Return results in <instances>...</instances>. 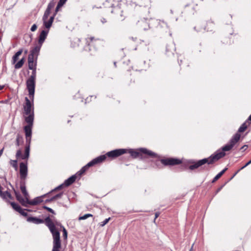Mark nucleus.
Wrapping results in <instances>:
<instances>
[{"instance_id": "nucleus-1", "label": "nucleus", "mask_w": 251, "mask_h": 251, "mask_svg": "<svg viewBox=\"0 0 251 251\" xmlns=\"http://www.w3.org/2000/svg\"><path fill=\"white\" fill-rule=\"evenodd\" d=\"M240 136V134L239 133H236L230 139L229 143L222 148V151L218 150L209 157L203 158L195 162L193 165L189 166V169L193 170L202 166L206 163L208 165L213 164L214 162L225 156L226 153L225 151H230L239 140Z\"/></svg>"}, {"instance_id": "nucleus-2", "label": "nucleus", "mask_w": 251, "mask_h": 251, "mask_svg": "<svg viewBox=\"0 0 251 251\" xmlns=\"http://www.w3.org/2000/svg\"><path fill=\"white\" fill-rule=\"evenodd\" d=\"M45 222L52 234L53 241L52 251H60L61 241L59 232L56 229L54 223L50 217H47Z\"/></svg>"}, {"instance_id": "nucleus-3", "label": "nucleus", "mask_w": 251, "mask_h": 251, "mask_svg": "<svg viewBox=\"0 0 251 251\" xmlns=\"http://www.w3.org/2000/svg\"><path fill=\"white\" fill-rule=\"evenodd\" d=\"M34 99H28L27 97L25 98V103L23 105L24 114L25 117L32 118V120H34Z\"/></svg>"}, {"instance_id": "nucleus-4", "label": "nucleus", "mask_w": 251, "mask_h": 251, "mask_svg": "<svg viewBox=\"0 0 251 251\" xmlns=\"http://www.w3.org/2000/svg\"><path fill=\"white\" fill-rule=\"evenodd\" d=\"M129 152L130 155L133 158L141 157L142 156L141 153L147 154L152 157H155L157 156L156 153L145 148H141L139 151L130 150Z\"/></svg>"}, {"instance_id": "nucleus-5", "label": "nucleus", "mask_w": 251, "mask_h": 251, "mask_svg": "<svg viewBox=\"0 0 251 251\" xmlns=\"http://www.w3.org/2000/svg\"><path fill=\"white\" fill-rule=\"evenodd\" d=\"M106 155H102L94 159L93 160L89 162L86 165L84 166L79 172H77V174H78L79 176L81 175L86 171V170L89 167L92 166L97 163L102 162L106 159Z\"/></svg>"}, {"instance_id": "nucleus-6", "label": "nucleus", "mask_w": 251, "mask_h": 251, "mask_svg": "<svg viewBox=\"0 0 251 251\" xmlns=\"http://www.w3.org/2000/svg\"><path fill=\"white\" fill-rule=\"evenodd\" d=\"M35 80L36 79L28 78L26 80V88L28 90L29 97L30 99H34L35 88Z\"/></svg>"}, {"instance_id": "nucleus-7", "label": "nucleus", "mask_w": 251, "mask_h": 251, "mask_svg": "<svg viewBox=\"0 0 251 251\" xmlns=\"http://www.w3.org/2000/svg\"><path fill=\"white\" fill-rule=\"evenodd\" d=\"M33 121L32 118L25 117V121L27 124V125L24 127V130L25 134V138L28 139V137H31L32 134V127L33 126Z\"/></svg>"}, {"instance_id": "nucleus-8", "label": "nucleus", "mask_w": 251, "mask_h": 251, "mask_svg": "<svg viewBox=\"0 0 251 251\" xmlns=\"http://www.w3.org/2000/svg\"><path fill=\"white\" fill-rule=\"evenodd\" d=\"M161 163L164 165H175L179 164L181 161L178 159L169 158L161 160Z\"/></svg>"}, {"instance_id": "nucleus-9", "label": "nucleus", "mask_w": 251, "mask_h": 251, "mask_svg": "<svg viewBox=\"0 0 251 251\" xmlns=\"http://www.w3.org/2000/svg\"><path fill=\"white\" fill-rule=\"evenodd\" d=\"M126 152V150L124 149L115 150L108 152L106 155L110 158H115L118 157Z\"/></svg>"}, {"instance_id": "nucleus-10", "label": "nucleus", "mask_w": 251, "mask_h": 251, "mask_svg": "<svg viewBox=\"0 0 251 251\" xmlns=\"http://www.w3.org/2000/svg\"><path fill=\"white\" fill-rule=\"evenodd\" d=\"M20 173L21 179H25L27 174V167L23 162L21 163L20 164Z\"/></svg>"}, {"instance_id": "nucleus-11", "label": "nucleus", "mask_w": 251, "mask_h": 251, "mask_svg": "<svg viewBox=\"0 0 251 251\" xmlns=\"http://www.w3.org/2000/svg\"><path fill=\"white\" fill-rule=\"evenodd\" d=\"M29 150L30 147L29 145H26L25 147V152L24 155H22V152L21 150L17 151L16 154V158L18 159V158L21 157L22 159H25L26 158H28L29 156Z\"/></svg>"}, {"instance_id": "nucleus-12", "label": "nucleus", "mask_w": 251, "mask_h": 251, "mask_svg": "<svg viewBox=\"0 0 251 251\" xmlns=\"http://www.w3.org/2000/svg\"><path fill=\"white\" fill-rule=\"evenodd\" d=\"M42 46L40 45H36L31 51L29 55H31L32 58H34L35 60H37L38 55L40 50Z\"/></svg>"}, {"instance_id": "nucleus-13", "label": "nucleus", "mask_w": 251, "mask_h": 251, "mask_svg": "<svg viewBox=\"0 0 251 251\" xmlns=\"http://www.w3.org/2000/svg\"><path fill=\"white\" fill-rule=\"evenodd\" d=\"M15 195L17 200L23 205L25 206H26L27 204H29V198H28V200L26 199H24L21 195L17 192L15 191Z\"/></svg>"}, {"instance_id": "nucleus-14", "label": "nucleus", "mask_w": 251, "mask_h": 251, "mask_svg": "<svg viewBox=\"0 0 251 251\" xmlns=\"http://www.w3.org/2000/svg\"><path fill=\"white\" fill-rule=\"evenodd\" d=\"M48 33V30H43L41 31L38 40V44L42 46L43 43L45 41L46 38H47V35Z\"/></svg>"}, {"instance_id": "nucleus-15", "label": "nucleus", "mask_w": 251, "mask_h": 251, "mask_svg": "<svg viewBox=\"0 0 251 251\" xmlns=\"http://www.w3.org/2000/svg\"><path fill=\"white\" fill-rule=\"evenodd\" d=\"M37 60H35L34 58H32L31 55H28V64L29 69H34L36 68L37 64Z\"/></svg>"}, {"instance_id": "nucleus-16", "label": "nucleus", "mask_w": 251, "mask_h": 251, "mask_svg": "<svg viewBox=\"0 0 251 251\" xmlns=\"http://www.w3.org/2000/svg\"><path fill=\"white\" fill-rule=\"evenodd\" d=\"M139 26L143 30H147L150 28L149 23L147 20H142L138 22Z\"/></svg>"}, {"instance_id": "nucleus-17", "label": "nucleus", "mask_w": 251, "mask_h": 251, "mask_svg": "<svg viewBox=\"0 0 251 251\" xmlns=\"http://www.w3.org/2000/svg\"><path fill=\"white\" fill-rule=\"evenodd\" d=\"M27 221L28 222L33 223L35 224H39L44 222V221L42 219L33 217H28L27 219Z\"/></svg>"}, {"instance_id": "nucleus-18", "label": "nucleus", "mask_w": 251, "mask_h": 251, "mask_svg": "<svg viewBox=\"0 0 251 251\" xmlns=\"http://www.w3.org/2000/svg\"><path fill=\"white\" fill-rule=\"evenodd\" d=\"M76 176L73 175L72 176L70 177L69 178L66 179L64 182V184L65 186H68L71 185L76 179Z\"/></svg>"}, {"instance_id": "nucleus-19", "label": "nucleus", "mask_w": 251, "mask_h": 251, "mask_svg": "<svg viewBox=\"0 0 251 251\" xmlns=\"http://www.w3.org/2000/svg\"><path fill=\"white\" fill-rule=\"evenodd\" d=\"M53 19L54 17L51 16L50 17L49 20H43L44 25L47 28H49L51 26Z\"/></svg>"}, {"instance_id": "nucleus-20", "label": "nucleus", "mask_w": 251, "mask_h": 251, "mask_svg": "<svg viewBox=\"0 0 251 251\" xmlns=\"http://www.w3.org/2000/svg\"><path fill=\"white\" fill-rule=\"evenodd\" d=\"M23 52V49L19 50L12 57V63L13 64H15L16 62L18 60L19 57Z\"/></svg>"}, {"instance_id": "nucleus-21", "label": "nucleus", "mask_w": 251, "mask_h": 251, "mask_svg": "<svg viewBox=\"0 0 251 251\" xmlns=\"http://www.w3.org/2000/svg\"><path fill=\"white\" fill-rule=\"evenodd\" d=\"M20 188L22 193L23 194L25 197V198L28 200V198H29V195L26 190V187L25 184H21Z\"/></svg>"}, {"instance_id": "nucleus-22", "label": "nucleus", "mask_w": 251, "mask_h": 251, "mask_svg": "<svg viewBox=\"0 0 251 251\" xmlns=\"http://www.w3.org/2000/svg\"><path fill=\"white\" fill-rule=\"evenodd\" d=\"M0 197L3 199H11V195L8 191H0Z\"/></svg>"}, {"instance_id": "nucleus-23", "label": "nucleus", "mask_w": 251, "mask_h": 251, "mask_svg": "<svg viewBox=\"0 0 251 251\" xmlns=\"http://www.w3.org/2000/svg\"><path fill=\"white\" fill-rule=\"evenodd\" d=\"M42 197H37L35 198L33 201H29V204L31 205H36L42 201Z\"/></svg>"}, {"instance_id": "nucleus-24", "label": "nucleus", "mask_w": 251, "mask_h": 251, "mask_svg": "<svg viewBox=\"0 0 251 251\" xmlns=\"http://www.w3.org/2000/svg\"><path fill=\"white\" fill-rule=\"evenodd\" d=\"M63 195V193L61 192V193H60L56 195H55L54 196L52 197V198H51L50 199H48L46 201V202H50L51 201H55L58 199H59V198H61L62 196Z\"/></svg>"}, {"instance_id": "nucleus-25", "label": "nucleus", "mask_w": 251, "mask_h": 251, "mask_svg": "<svg viewBox=\"0 0 251 251\" xmlns=\"http://www.w3.org/2000/svg\"><path fill=\"white\" fill-rule=\"evenodd\" d=\"M25 62V58H22L19 61H18L15 65V68L16 69H18L21 68Z\"/></svg>"}, {"instance_id": "nucleus-26", "label": "nucleus", "mask_w": 251, "mask_h": 251, "mask_svg": "<svg viewBox=\"0 0 251 251\" xmlns=\"http://www.w3.org/2000/svg\"><path fill=\"white\" fill-rule=\"evenodd\" d=\"M227 170V168H225L223 170L220 172L219 174H218L213 178L212 182H215L217 181L218 179H219L221 176L224 174L226 171Z\"/></svg>"}, {"instance_id": "nucleus-27", "label": "nucleus", "mask_w": 251, "mask_h": 251, "mask_svg": "<svg viewBox=\"0 0 251 251\" xmlns=\"http://www.w3.org/2000/svg\"><path fill=\"white\" fill-rule=\"evenodd\" d=\"M11 205L12 207H13V208L16 211H17L19 212L20 211H21L22 208L18 204H17L14 202H11Z\"/></svg>"}, {"instance_id": "nucleus-28", "label": "nucleus", "mask_w": 251, "mask_h": 251, "mask_svg": "<svg viewBox=\"0 0 251 251\" xmlns=\"http://www.w3.org/2000/svg\"><path fill=\"white\" fill-rule=\"evenodd\" d=\"M50 10L49 9H46L45 11L44 16L43 17V20H47L49 17V15L50 14Z\"/></svg>"}, {"instance_id": "nucleus-29", "label": "nucleus", "mask_w": 251, "mask_h": 251, "mask_svg": "<svg viewBox=\"0 0 251 251\" xmlns=\"http://www.w3.org/2000/svg\"><path fill=\"white\" fill-rule=\"evenodd\" d=\"M55 3H56V2L55 1H54L53 0H52L49 3L47 9L50 10L52 8H53L54 7V6L55 5Z\"/></svg>"}, {"instance_id": "nucleus-30", "label": "nucleus", "mask_w": 251, "mask_h": 251, "mask_svg": "<svg viewBox=\"0 0 251 251\" xmlns=\"http://www.w3.org/2000/svg\"><path fill=\"white\" fill-rule=\"evenodd\" d=\"M247 128V126L245 123L243 124L238 129V132H244Z\"/></svg>"}, {"instance_id": "nucleus-31", "label": "nucleus", "mask_w": 251, "mask_h": 251, "mask_svg": "<svg viewBox=\"0 0 251 251\" xmlns=\"http://www.w3.org/2000/svg\"><path fill=\"white\" fill-rule=\"evenodd\" d=\"M92 216H93V215L91 214H86L82 216H80L78 218V220H85V219H87L88 218L91 217Z\"/></svg>"}, {"instance_id": "nucleus-32", "label": "nucleus", "mask_w": 251, "mask_h": 251, "mask_svg": "<svg viewBox=\"0 0 251 251\" xmlns=\"http://www.w3.org/2000/svg\"><path fill=\"white\" fill-rule=\"evenodd\" d=\"M31 70H32V74L29 78L36 79V68H35L34 69H31Z\"/></svg>"}, {"instance_id": "nucleus-33", "label": "nucleus", "mask_w": 251, "mask_h": 251, "mask_svg": "<svg viewBox=\"0 0 251 251\" xmlns=\"http://www.w3.org/2000/svg\"><path fill=\"white\" fill-rule=\"evenodd\" d=\"M110 219V218H108L105 219L103 221L100 223V226H104L106 224H107L108 223V222H109Z\"/></svg>"}, {"instance_id": "nucleus-34", "label": "nucleus", "mask_w": 251, "mask_h": 251, "mask_svg": "<svg viewBox=\"0 0 251 251\" xmlns=\"http://www.w3.org/2000/svg\"><path fill=\"white\" fill-rule=\"evenodd\" d=\"M10 164L16 169H17V160H11Z\"/></svg>"}, {"instance_id": "nucleus-35", "label": "nucleus", "mask_w": 251, "mask_h": 251, "mask_svg": "<svg viewBox=\"0 0 251 251\" xmlns=\"http://www.w3.org/2000/svg\"><path fill=\"white\" fill-rule=\"evenodd\" d=\"M66 1H67V0H60L59 2H58V3L57 4V6L56 7V10H57V9L59 7L61 6L64 3H65Z\"/></svg>"}, {"instance_id": "nucleus-36", "label": "nucleus", "mask_w": 251, "mask_h": 251, "mask_svg": "<svg viewBox=\"0 0 251 251\" xmlns=\"http://www.w3.org/2000/svg\"><path fill=\"white\" fill-rule=\"evenodd\" d=\"M64 186H65V184L64 183L63 184H62L61 185H60L59 186H57V187H56L55 189H54L53 190H52L51 191H50V193H51L52 192L54 191H56V190H59V189H62Z\"/></svg>"}, {"instance_id": "nucleus-37", "label": "nucleus", "mask_w": 251, "mask_h": 251, "mask_svg": "<svg viewBox=\"0 0 251 251\" xmlns=\"http://www.w3.org/2000/svg\"><path fill=\"white\" fill-rule=\"evenodd\" d=\"M22 139V138L19 135H18L16 138V144L17 146H19L20 141Z\"/></svg>"}, {"instance_id": "nucleus-38", "label": "nucleus", "mask_w": 251, "mask_h": 251, "mask_svg": "<svg viewBox=\"0 0 251 251\" xmlns=\"http://www.w3.org/2000/svg\"><path fill=\"white\" fill-rule=\"evenodd\" d=\"M43 208L46 210H47L49 212L52 213V214H55L54 213V211H53V210H52L51 208H50V207H48L46 206H44L43 207Z\"/></svg>"}, {"instance_id": "nucleus-39", "label": "nucleus", "mask_w": 251, "mask_h": 251, "mask_svg": "<svg viewBox=\"0 0 251 251\" xmlns=\"http://www.w3.org/2000/svg\"><path fill=\"white\" fill-rule=\"evenodd\" d=\"M19 213H20L21 215H22L23 216H24L26 217V216H27V212H26L25 210H23V209H21V211H20L19 212Z\"/></svg>"}, {"instance_id": "nucleus-40", "label": "nucleus", "mask_w": 251, "mask_h": 251, "mask_svg": "<svg viewBox=\"0 0 251 251\" xmlns=\"http://www.w3.org/2000/svg\"><path fill=\"white\" fill-rule=\"evenodd\" d=\"M37 26L35 24L32 25L30 30L31 31H35L37 29Z\"/></svg>"}, {"instance_id": "nucleus-41", "label": "nucleus", "mask_w": 251, "mask_h": 251, "mask_svg": "<svg viewBox=\"0 0 251 251\" xmlns=\"http://www.w3.org/2000/svg\"><path fill=\"white\" fill-rule=\"evenodd\" d=\"M63 236H64V238H67V231L65 228H63Z\"/></svg>"}, {"instance_id": "nucleus-42", "label": "nucleus", "mask_w": 251, "mask_h": 251, "mask_svg": "<svg viewBox=\"0 0 251 251\" xmlns=\"http://www.w3.org/2000/svg\"><path fill=\"white\" fill-rule=\"evenodd\" d=\"M250 164H251V159L248 161L244 166H243L240 169V170H242V169H243L244 168H245V167H246L247 166H248L249 165H250Z\"/></svg>"}, {"instance_id": "nucleus-43", "label": "nucleus", "mask_w": 251, "mask_h": 251, "mask_svg": "<svg viewBox=\"0 0 251 251\" xmlns=\"http://www.w3.org/2000/svg\"><path fill=\"white\" fill-rule=\"evenodd\" d=\"M158 23L159 24H162V26H167V24L166 23H164V22L163 21H161L160 20H159V21H158Z\"/></svg>"}, {"instance_id": "nucleus-44", "label": "nucleus", "mask_w": 251, "mask_h": 251, "mask_svg": "<svg viewBox=\"0 0 251 251\" xmlns=\"http://www.w3.org/2000/svg\"><path fill=\"white\" fill-rule=\"evenodd\" d=\"M31 137H28V139L26 138V142L27 143V145H29L30 146V141H31Z\"/></svg>"}, {"instance_id": "nucleus-45", "label": "nucleus", "mask_w": 251, "mask_h": 251, "mask_svg": "<svg viewBox=\"0 0 251 251\" xmlns=\"http://www.w3.org/2000/svg\"><path fill=\"white\" fill-rule=\"evenodd\" d=\"M160 213L159 212H156L155 214V219L154 221H155V219L159 216Z\"/></svg>"}, {"instance_id": "nucleus-46", "label": "nucleus", "mask_w": 251, "mask_h": 251, "mask_svg": "<svg viewBox=\"0 0 251 251\" xmlns=\"http://www.w3.org/2000/svg\"><path fill=\"white\" fill-rule=\"evenodd\" d=\"M101 22L103 24H104V23H105L106 22V19H105V18H102V19H101Z\"/></svg>"}, {"instance_id": "nucleus-47", "label": "nucleus", "mask_w": 251, "mask_h": 251, "mask_svg": "<svg viewBox=\"0 0 251 251\" xmlns=\"http://www.w3.org/2000/svg\"><path fill=\"white\" fill-rule=\"evenodd\" d=\"M3 150H4V148H2L1 150H0V157L2 154Z\"/></svg>"}, {"instance_id": "nucleus-48", "label": "nucleus", "mask_w": 251, "mask_h": 251, "mask_svg": "<svg viewBox=\"0 0 251 251\" xmlns=\"http://www.w3.org/2000/svg\"><path fill=\"white\" fill-rule=\"evenodd\" d=\"M4 85H0V90H2L4 88Z\"/></svg>"}, {"instance_id": "nucleus-49", "label": "nucleus", "mask_w": 251, "mask_h": 251, "mask_svg": "<svg viewBox=\"0 0 251 251\" xmlns=\"http://www.w3.org/2000/svg\"><path fill=\"white\" fill-rule=\"evenodd\" d=\"M194 245V244L192 245L191 248L190 249L189 251H193V248Z\"/></svg>"}, {"instance_id": "nucleus-50", "label": "nucleus", "mask_w": 251, "mask_h": 251, "mask_svg": "<svg viewBox=\"0 0 251 251\" xmlns=\"http://www.w3.org/2000/svg\"><path fill=\"white\" fill-rule=\"evenodd\" d=\"M248 120L249 121H251V115L249 116V117L248 118Z\"/></svg>"}, {"instance_id": "nucleus-51", "label": "nucleus", "mask_w": 251, "mask_h": 251, "mask_svg": "<svg viewBox=\"0 0 251 251\" xmlns=\"http://www.w3.org/2000/svg\"><path fill=\"white\" fill-rule=\"evenodd\" d=\"M94 37H91L90 38V40H91V41H92L94 40Z\"/></svg>"}, {"instance_id": "nucleus-52", "label": "nucleus", "mask_w": 251, "mask_h": 251, "mask_svg": "<svg viewBox=\"0 0 251 251\" xmlns=\"http://www.w3.org/2000/svg\"><path fill=\"white\" fill-rule=\"evenodd\" d=\"M27 50H26L25 51V53H27Z\"/></svg>"}, {"instance_id": "nucleus-53", "label": "nucleus", "mask_w": 251, "mask_h": 251, "mask_svg": "<svg viewBox=\"0 0 251 251\" xmlns=\"http://www.w3.org/2000/svg\"><path fill=\"white\" fill-rule=\"evenodd\" d=\"M171 12L172 14H173V11L172 10H171Z\"/></svg>"}]
</instances>
